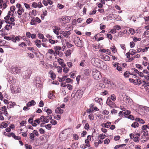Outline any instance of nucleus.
<instances>
[{
    "label": "nucleus",
    "mask_w": 149,
    "mask_h": 149,
    "mask_svg": "<svg viewBox=\"0 0 149 149\" xmlns=\"http://www.w3.org/2000/svg\"><path fill=\"white\" fill-rule=\"evenodd\" d=\"M93 76L95 80H99L102 77L101 72L95 69H93L92 72Z\"/></svg>",
    "instance_id": "obj_1"
},
{
    "label": "nucleus",
    "mask_w": 149,
    "mask_h": 149,
    "mask_svg": "<svg viewBox=\"0 0 149 149\" xmlns=\"http://www.w3.org/2000/svg\"><path fill=\"white\" fill-rule=\"evenodd\" d=\"M11 73L14 74H19L21 70V68L17 66H12L10 68Z\"/></svg>",
    "instance_id": "obj_2"
},
{
    "label": "nucleus",
    "mask_w": 149,
    "mask_h": 149,
    "mask_svg": "<svg viewBox=\"0 0 149 149\" xmlns=\"http://www.w3.org/2000/svg\"><path fill=\"white\" fill-rule=\"evenodd\" d=\"M74 42L76 46L80 47H81L83 46V43L82 40H80L78 37H75L74 38Z\"/></svg>",
    "instance_id": "obj_3"
},
{
    "label": "nucleus",
    "mask_w": 149,
    "mask_h": 149,
    "mask_svg": "<svg viewBox=\"0 0 149 149\" xmlns=\"http://www.w3.org/2000/svg\"><path fill=\"white\" fill-rule=\"evenodd\" d=\"M91 63L94 66H100L101 63L102 62L99 59L97 58H93L91 61Z\"/></svg>",
    "instance_id": "obj_4"
},
{
    "label": "nucleus",
    "mask_w": 149,
    "mask_h": 149,
    "mask_svg": "<svg viewBox=\"0 0 149 149\" xmlns=\"http://www.w3.org/2000/svg\"><path fill=\"white\" fill-rule=\"evenodd\" d=\"M32 71L31 69H28L23 72V78L24 79H28L30 78L32 74Z\"/></svg>",
    "instance_id": "obj_5"
},
{
    "label": "nucleus",
    "mask_w": 149,
    "mask_h": 149,
    "mask_svg": "<svg viewBox=\"0 0 149 149\" xmlns=\"http://www.w3.org/2000/svg\"><path fill=\"white\" fill-rule=\"evenodd\" d=\"M83 94V91L81 90H78L75 94L73 93H72L71 96L73 95V97H74V96L76 95L77 98L80 99L82 97Z\"/></svg>",
    "instance_id": "obj_6"
},
{
    "label": "nucleus",
    "mask_w": 149,
    "mask_h": 149,
    "mask_svg": "<svg viewBox=\"0 0 149 149\" xmlns=\"http://www.w3.org/2000/svg\"><path fill=\"white\" fill-rule=\"evenodd\" d=\"M70 31H64L62 32L61 34L65 37L69 39L70 38V35L71 34Z\"/></svg>",
    "instance_id": "obj_7"
},
{
    "label": "nucleus",
    "mask_w": 149,
    "mask_h": 149,
    "mask_svg": "<svg viewBox=\"0 0 149 149\" xmlns=\"http://www.w3.org/2000/svg\"><path fill=\"white\" fill-rule=\"evenodd\" d=\"M41 82L40 78L37 77L35 79L34 83L36 84V86L37 88H40L41 87Z\"/></svg>",
    "instance_id": "obj_8"
},
{
    "label": "nucleus",
    "mask_w": 149,
    "mask_h": 149,
    "mask_svg": "<svg viewBox=\"0 0 149 149\" xmlns=\"http://www.w3.org/2000/svg\"><path fill=\"white\" fill-rule=\"evenodd\" d=\"M130 75H133L134 78H136V75L133 73H131L128 71H126L124 74V76L126 78L129 77Z\"/></svg>",
    "instance_id": "obj_9"
},
{
    "label": "nucleus",
    "mask_w": 149,
    "mask_h": 149,
    "mask_svg": "<svg viewBox=\"0 0 149 149\" xmlns=\"http://www.w3.org/2000/svg\"><path fill=\"white\" fill-rule=\"evenodd\" d=\"M40 121L41 122H42L44 123H48L47 119L45 116H42L39 118Z\"/></svg>",
    "instance_id": "obj_10"
},
{
    "label": "nucleus",
    "mask_w": 149,
    "mask_h": 149,
    "mask_svg": "<svg viewBox=\"0 0 149 149\" xmlns=\"http://www.w3.org/2000/svg\"><path fill=\"white\" fill-rule=\"evenodd\" d=\"M141 86L145 88L146 87L149 86V82L145 80L141 81Z\"/></svg>",
    "instance_id": "obj_11"
},
{
    "label": "nucleus",
    "mask_w": 149,
    "mask_h": 149,
    "mask_svg": "<svg viewBox=\"0 0 149 149\" xmlns=\"http://www.w3.org/2000/svg\"><path fill=\"white\" fill-rule=\"evenodd\" d=\"M106 103L111 108H113L114 105V103L110 99H108Z\"/></svg>",
    "instance_id": "obj_12"
},
{
    "label": "nucleus",
    "mask_w": 149,
    "mask_h": 149,
    "mask_svg": "<svg viewBox=\"0 0 149 149\" xmlns=\"http://www.w3.org/2000/svg\"><path fill=\"white\" fill-rule=\"evenodd\" d=\"M24 10L22 8H21L20 9H18L17 13L18 14V18H20L21 17V15H22V13L24 12Z\"/></svg>",
    "instance_id": "obj_13"
},
{
    "label": "nucleus",
    "mask_w": 149,
    "mask_h": 149,
    "mask_svg": "<svg viewBox=\"0 0 149 149\" xmlns=\"http://www.w3.org/2000/svg\"><path fill=\"white\" fill-rule=\"evenodd\" d=\"M63 110L59 107H58L55 110V112L57 113L62 114L63 113Z\"/></svg>",
    "instance_id": "obj_14"
},
{
    "label": "nucleus",
    "mask_w": 149,
    "mask_h": 149,
    "mask_svg": "<svg viewBox=\"0 0 149 149\" xmlns=\"http://www.w3.org/2000/svg\"><path fill=\"white\" fill-rule=\"evenodd\" d=\"M49 74L50 75V77L52 79L54 80L56 77V75L54 73L52 70H50L49 72Z\"/></svg>",
    "instance_id": "obj_15"
},
{
    "label": "nucleus",
    "mask_w": 149,
    "mask_h": 149,
    "mask_svg": "<svg viewBox=\"0 0 149 149\" xmlns=\"http://www.w3.org/2000/svg\"><path fill=\"white\" fill-rule=\"evenodd\" d=\"M15 102H9L8 103V104L7 106L8 108H10L12 107H13L15 106Z\"/></svg>",
    "instance_id": "obj_16"
},
{
    "label": "nucleus",
    "mask_w": 149,
    "mask_h": 149,
    "mask_svg": "<svg viewBox=\"0 0 149 149\" xmlns=\"http://www.w3.org/2000/svg\"><path fill=\"white\" fill-rule=\"evenodd\" d=\"M35 42L36 46L38 48H40L41 47V40H35Z\"/></svg>",
    "instance_id": "obj_17"
},
{
    "label": "nucleus",
    "mask_w": 149,
    "mask_h": 149,
    "mask_svg": "<svg viewBox=\"0 0 149 149\" xmlns=\"http://www.w3.org/2000/svg\"><path fill=\"white\" fill-rule=\"evenodd\" d=\"M36 104V102L34 100H32L31 101L29 102L26 104V106L28 107H31L32 106L35 105Z\"/></svg>",
    "instance_id": "obj_18"
},
{
    "label": "nucleus",
    "mask_w": 149,
    "mask_h": 149,
    "mask_svg": "<svg viewBox=\"0 0 149 149\" xmlns=\"http://www.w3.org/2000/svg\"><path fill=\"white\" fill-rule=\"evenodd\" d=\"M40 121L39 119H37L34 120L33 121V123L32 124V125L33 127H36L37 124H39Z\"/></svg>",
    "instance_id": "obj_19"
},
{
    "label": "nucleus",
    "mask_w": 149,
    "mask_h": 149,
    "mask_svg": "<svg viewBox=\"0 0 149 149\" xmlns=\"http://www.w3.org/2000/svg\"><path fill=\"white\" fill-rule=\"evenodd\" d=\"M58 22H66V18L64 16H63L59 18L58 19Z\"/></svg>",
    "instance_id": "obj_20"
},
{
    "label": "nucleus",
    "mask_w": 149,
    "mask_h": 149,
    "mask_svg": "<svg viewBox=\"0 0 149 149\" xmlns=\"http://www.w3.org/2000/svg\"><path fill=\"white\" fill-rule=\"evenodd\" d=\"M142 36L143 38L146 37H149V31L148 30L146 31L143 34Z\"/></svg>",
    "instance_id": "obj_21"
},
{
    "label": "nucleus",
    "mask_w": 149,
    "mask_h": 149,
    "mask_svg": "<svg viewBox=\"0 0 149 149\" xmlns=\"http://www.w3.org/2000/svg\"><path fill=\"white\" fill-rule=\"evenodd\" d=\"M139 79H138L134 80L133 82L134 85L139 86L141 84V81L140 80H139Z\"/></svg>",
    "instance_id": "obj_22"
},
{
    "label": "nucleus",
    "mask_w": 149,
    "mask_h": 149,
    "mask_svg": "<svg viewBox=\"0 0 149 149\" xmlns=\"http://www.w3.org/2000/svg\"><path fill=\"white\" fill-rule=\"evenodd\" d=\"M35 136L34 134L33 133H31L29 135V138L31 139V141L33 142L34 141V138Z\"/></svg>",
    "instance_id": "obj_23"
},
{
    "label": "nucleus",
    "mask_w": 149,
    "mask_h": 149,
    "mask_svg": "<svg viewBox=\"0 0 149 149\" xmlns=\"http://www.w3.org/2000/svg\"><path fill=\"white\" fill-rule=\"evenodd\" d=\"M102 58L105 61H109L110 60V57L107 55H104L102 56Z\"/></svg>",
    "instance_id": "obj_24"
},
{
    "label": "nucleus",
    "mask_w": 149,
    "mask_h": 149,
    "mask_svg": "<svg viewBox=\"0 0 149 149\" xmlns=\"http://www.w3.org/2000/svg\"><path fill=\"white\" fill-rule=\"evenodd\" d=\"M131 70L132 71V73H134L135 74H136V73L138 74L139 72V71L137 69L134 68H132L131 69Z\"/></svg>",
    "instance_id": "obj_25"
},
{
    "label": "nucleus",
    "mask_w": 149,
    "mask_h": 149,
    "mask_svg": "<svg viewBox=\"0 0 149 149\" xmlns=\"http://www.w3.org/2000/svg\"><path fill=\"white\" fill-rule=\"evenodd\" d=\"M149 139L148 137H145L142 136L141 138V141L143 143L148 141Z\"/></svg>",
    "instance_id": "obj_26"
},
{
    "label": "nucleus",
    "mask_w": 149,
    "mask_h": 149,
    "mask_svg": "<svg viewBox=\"0 0 149 149\" xmlns=\"http://www.w3.org/2000/svg\"><path fill=\"white\" fill-rule=\"evenodd\" d=\"M136 121L139 122L140 123L144 124L145 123V121L143 119L140 118H136L135 119Z\"/></svg>",
    "instance_id": "obj_27"
},
{
    "label": "nucleus",
    "mask_w": 149,
    "mask_h": 149,
    "mask_svg": "<svg viewBox=\"0 0 149 149\" xmlns=\"http://www.w3.org/2000/svg\"><path fill=\"white\" fill-rule=\"evenodd\" d=\"M139 126V124L138 122H134L131 125V126L132 127H133L134 128H136L137 127H138Z\"/></svg>",
    "instance_id": "obj_28"
},
{
    "label": "nucleus",
    "mask_w": 149,
    "mask_h": 149,
    "mask_svg": "<svg viewBox=\"0 0 149 149\" xmlns=\"http://www.w3.org/2000/svg\"><path fill=\"white\" fill-rule=\"evenodd\" d=\"M112 17L110 15L107 16L105 17H104L103 18V19L104 20H106L107 21L109 20L110 19H112Z\"/></svg>",
    "instance_id": "obj_29"
},
{
    "label": "nucleus",
    "mask_w": 149,
    "mask_h": 149,
    "mask_svg": "<svg viewBox=\"0 0 149 149\" xmlns=\"http://www.w3.org/2000/svg\"><path fill=\"white\" fill-rule=\"evenodd\" d=\"M73 139L75 140H78L79 138V136L75 134H73Z\"/></svg>",
    "instance_id": "obj_30"
},
{
    "label": "nucleus",
    "mask_w": 149,
    "mask_h": 149,
    "mask_svg": "<svg viewBox=\"0 0 149 149\" xmlns=\"http://www.w3.org/2000/svg\"><path fill=\"white\" fill-rule=\"evenodd\" d=\"M71 50L70 49L67 50L65 52V54L66 56H68L70 55L71 54Z\"/></svg>",
    "instance_id": "obj_31"
},
{
    "label": "nucleus",
    "mask_w": 149,
    "mask_h": 149,
    "mask_svg": "<svg viewBox=\"0 0 149 149\" xmlns=\"http://www.w3.org/2000/svg\"><path fill=\"white\" fill-rule=\"evenodd\" d=\"M124 113V116L125 118L127 117V116L131 113V111H129L127 110L125 112H123Z\"/></svg>",
    "instance_id": "obj_32"
},
{
    "label": "nucleus",
    "mask_w": 149,
    "mask_h": 149,
    "mask_svg": "<svg viewBox=\"0 0 149 149\" xmlns=\"http://www.w3.org/2000/svg\"><path fill=\"white\" fill-rule=\"evenodd\" d=\"M9 81H10L12 84H14L16 82V80L15 79H14L13 77H11L10 78Z\"/></svg>",
    "instance_id": "obj_33"
},
{
    "label": "nucleus",
    "mask_w": 149,
    "mask_h": 149,
    "mask_svg": "<svg viewBox=\"0 0 149 149\" xmlns=\"http://www.w3.org/2000/svg\"><path fill=\"white\" fill-rule=\"evenodd\" d=\"M12 134L13 137L15 139L17 140H20L21 139V137L19 136H16L14 133Z\"/></svg>",
    "instance_id": "obj_34"
},
{
    "label": "nucleus",
    "mask_w": 149,
    "mask_h": 149,
    "mask_svg": "<svg viewBox=\"0 0 149 149\" xmlns=\"http://www.w3.org/2000/svg\"><path fill=\"white\" fill-rule=\"evenodd\" d=\"M12 26L9 25H6L5 27L4 28L5 29L8 31L12 29Z\"/></svg>",
    "instance_id": "obj_35"
},
{
    "label": "nucleus",
    "mask_w": 149,
    "mask_h": 149,
    "mask_svg": "<svg viewBox=\"0 0 149 149\" xmlns=\"http://www.w3.org/2000/svg\"><path fill=\"white\" fill-rule=\"evenodd\" d=\"M82 19L81 18H79L77 20H76V19H74L73 22H77L79 23H81L82 22Z\"/></svg>",
    "instance_id": "obj_36"
},
{
    "label": "nucleus",
    "mask_w": 149,
    "mask_h": 149,
    "mask_svg": "<svg viewBox=\"0 0 149 149\" xmlns=\"http://www.w3.org/2000/svg\"><path fill=\"white\" fill-rule=\"evenodd\" d=\"M116 96L114 94H112L110 97V98L113 101H115L116 100Z\"/></svg>",
    "instance_id": "obj_37"
},
{
    "label": "nucleus",
    "mask_w": 149,
    "mask_h": 149,
    "mask_svg": "<svg viewBox=\"0 0 149 149\" xmlns=\"http://www.w3.org/2000/svg\"><path fill=\"white\" fill-rule=\"evenodd\" d=\"M78 145V143L77 142L73 143L72 144L71 147L72 148H77Z\"/></svg>",
    "instance_id": "obj_38"
},
{
    "label": "nucleus",
    "mask_w": 149,
    "mask_h": 149,
    "mask_svg": "<svg viewBox=\"0 0 149 149\" xmlns=\"http://www.w3.org/2000/svg\"><path fill=\"white\" fill-rule=\"evenodd\" d=\"M30 24L31 25H36L37 24L36 23V22L34 18L32 19L30 22Z\"/></svg>",
    "instance_id": "obj_39"
},
{
    "label": "nucleus",
    "mask_w": 149,
    "mask_h": 149,
    "mask_svg": "<svg viewBox=\"0 0 149 149\" xmlns=\"http://www.w3.org/2000/svg\"><path fill=\"white\" fill-rule=\"evenodd\" d=\"M130 53L131 55L132 56L136 53V50L133 49H130Z\"/></svg>",
    "instance_id": "obj_40"
},
{
    "label": "nucleus",
    "mask_w": 149,
    "mask_h": 149,
    "mask_svg": "<svg viewBox=\"0 0 149 149\" xmlns=\"http://www.w3.org/2000/svg\"><path fill=\"white\" fill-rule=\"evenodd\" d=\"M93 19L92 18H89L86 21V23L88 24L91 23L93 21Z\"/></svg>",
    "instance_id": "obj_41"
},
{
    "label": "nucleus",
    "mask_w": 149,
    "mask_h": 149,
    "mask_svg": "<svg viewBox=\"0 0 149 149\" xmlns=\"http://www.w3.org/2000/svg\"><path fill=\"white\" fill-rule=\"evenodd\" d=\"M149 123L147 125H144L142 127V130H145L147 128L149 129Z\"/></svg>",
    "instance_id": "obj_42"
},
{
    "label": "nucleus",
    "mask_w": 149,
    "mask_h": 149,
    "mask_svg": "<svg viewBox=\"0 0 149 149\" xmlns=\"http://www.w3.org/2000/svg\"><path fill=\"white\" fill-rule=\"evenodd\" d=\"M125 146L126 144H125L121 145H117L114 147V149H118L119 148H120V146Z\"/></svg>",
    "instance_id": "obj_43"
},
{
    "label": "nucleus",
    "mask_w": 149,
    "mask_h": 149,
    "mask_svg": "<svg viewBox=\"0 0 149 149\" xmlns=\"http://www.w3.org/2000/svg\"><path fill=\"white\" fill-rule=\"evenodd\" d=\"M98 137L100 139H103L106 137V135L103 134H102L99 135Z\"/></svg>",
    "instance_id": "obj_44"
},
{
    "label": "nucleus",
    "mask_w": 149,
    "mask_h": 149,
    "mask_svg": "<svg viewBox=\"0 0 149 149\" xmlns=\"http://www.w3.org/2000/svg\"><path fill=\"white\" fill-rule=\"evenodd\" d=\"M124 115V113L123 111H120L118 113V116L119 117H120L121 118H122L123 117Z\"/></svg>",
    "instance_id": "obj_45"
},
{
    "label": "nucleus",
    "mask_w": 149,
    "mask_h": 149,
    "mask_svg": "<svg viewBox=\"0 0 149 149\" xmlns=\"http://www.w3.org/2000/svg\"><path fill=\"white\" fill-rule=\"evenodd\" d=\"M58 62L61 65L64 62V60L60 58H58L57 60Z\"/></svg>",
    "instance_id": "obj_46"
},
{
    "label": "nucleus",
    "mask_w": 149,
    "mask_h": 149,
    "mask_svg": "<svg viewBox=\"0 0 149 149\" xmlns=\"http://www.w3.org/2000/svg\"><path fill=\"white\" fill-rule=\"evenodd\" d=\"M59 51L60 50H55V52L59 56L61 57L62 55V53H60Z\"/></svg>",
    "instance_id": "obj_47"
},
{
    "label": "nucleus",
    "mask_w": 149,
    "mask_h": 149,
    "mask_svg": "<svg viewBox=\"0 0 149 149\" xmlns=\"http://www.w3.org/2000/svg\"><path fill=\"white\" fill-rule=\"evenodd\" d=\"M110 49L111 50L112 52H113L114 53H115L117 51L116 49L114 46L111 47Z\"/></svg>",
    "instance_id": "obj_48"
},
{
    "label": "nucleus",
    "mask_w": 149,
    "mask_h": 149,
    "mask_svg": "<svg viewBox=\"0 0 149 149\" xmlns=\"http://www.w3.org/2000/svg\"><path fill=\"white\" fill-rule=\"evenodd\" d=\"M48 97L50 99H52L54 97L53 94L52 93L49 92L48 94Z\"/></svg>",
    "instance_id": "obj_49"
},
{
    "label": "nucleus",
    "mask_w": 149,
    "mask_h": 149,
    "mask_svg": "<svg viewBox=\"0 0 149 149\" xmlns=\"http://www.w3.org/2000/svg\"><path fill=\"white\" fill-rule=\"evenodd\" d=\"M111 123L110 122H108L105 123V125L104 127L108 128L110 126Z\"/></svg>",
    "instance_id": "obj_50"
},
{
    "label": "nucleus",
    "mask_w": 149,
    "mask_h": 149,
    "mask_svg": "<svg viewBox=\"0 0 149 149\" xmlns=\"http://www.w3.org/2000/svg\"><path fill=\"white\" fill-rule=\"evenodd\" d=\"M126 118H127L128 119H130L132 120H134V116L131 115H129L128 116H127V117H126Z\"/></svg>",
    "instance_id": "obj_51"
},
{
    "label": "nucleus",
    "mask_w": 149,
    "mask_h": 149,
    "mask_svg": "<svg viewBox=\"0 0 149 149\" xmlns=\"http://www.w3.org/2000/svg\"><path fill=\"white\" fill-rule=\"evenodd\" d=\"M20 89L19 88H17L16 89H15V91L13 92L14 93H17L20 92Z\"/></svg>",
    "instance_id": "obj_52"
},
{
    "label": "nucleus",
    "mask_w": 149,
    "mask_h": 149,
    "mask_svg": "<svg viewBox=\"0 0 149 149\" xmlns=\"http://www.w3.org/2000/svg\"><path fill=\"white\" fill-rule=\"evenodd\" d=\"M1 126H2L3 127L6 128L8 126V125L6 123L2 122L1 123Z\"/></svg>",
    "instance_id": "obj_53"
},
{
    "label": "nucleus",
    "mask_w": 149,
    "mask_h": 149,
    "mask_svg": "<svg viewBox=\"0 0 149 149\" xmlns=\"http://www.w3.org/2000/svg\"><path fill=\"white\" fill-rule=\"evenodd\" d=\"M15 9V7L14 6H13L10 7V10L11 12L13 13Z\"/></svg>",
    "instance_id": "obj_54"
},
{
    "label": "nucleus",
    "mask_w": 149,
    "mask_h": 149,
    "mask_svg": "<svg viewBox=\"0 0 149 149\" xmlns=\"http://www.w3.org/2000/svg\"><path fill=\"white\" fill-rule=\"evenodd\" d=\"M113 28L115 29H116V30H120L121 29L120 26L118 25L114 26L113 27Z\"/></svg>",
    "instance_id": "obj_55"
},
{
    "label": "nucleus",
    "mask_w": 149,
    "mask_h": 149,
    "mask_svg": "<svg viewBox=\"0 0 149 149\" xmlns=\"http://www.w3.org/2000/svg\"><path fill=\"white\" fill-rule=\"evenodd\" d=\"M70 90H72V85L70 84H68L66 86Z\"/></svg>",
    "instance_id": "obj_56"
},
{
    "label": "nucleus",
    "mask_w": 149,
    "mask_h": 149,
    "mask_svg": "<svg viewBox=\"0 0 149 149\" xmlns=\"http://www.w3.org/2000/svg\"><path fill=\"white\" fill-rule=\"evenodd\" d=\"M69 70V69L67 67L64 68L63 69V71L64 72L67 73Z\"/></svg>",
    "instance_id": "obj_57"
},
{
    "label": "nucleus",
    "mask_w": 149,
    "mask_h": 149,
    "mask_svg": "<svg viewBox=\"0 0 149 149\" xmlns=\"http://www.w3.org/2000/svg\"><path fill=\"white\" fill-rule=\"evenodd\" d=\"M140 140L139 137L137 136H135L134 139V142H138Z\"/></svg>",
    "instance_id": "obj_58"
},
{
    "label": "nucleus",
    "mask_w": 149,
    "mask_h": 149,
    "mask_svg": "<svg viewBox=\"0 0 149 149\" xmlns=\"http://www.w3.org/2000/svg\"><path fill=\"white\" fill-rule=\"evenodd\" d=\"M84 74L86 75H88L90 74V72L88 69H86L84 70Z\"/></svg>",
    "instance_id": "obj_59"
},
{
    "label": "nucleus",
    "mask_w": 149,
    "mask_h": 149,
    "mask_svg": "<svg viewBox=\"0 0 149 149\" xmlns=\"http://www.w3.org/2000/svg\"><path fill=\"white\" fill-rule=\"evenodd\" d=\"M67 64L69 68H71L72 66V63L71 62H68L67 63Z\"/></svg>",
    "instance_id": "obj_60"
},
{
    "label": "nucleus",
    "mask_w": 149,
    "mask_h": 149,
    "mask_svg": "<svg viewBox=\"0 0 149 149\" xmlns=\"http://www.w3.org/2000/svg\"><path fill=\"white\" fill-rule=\"evenodd\" d=\"M45 128L48 130H50L52 127V125L51 124H48L47 125H45Z\"/></svg>",
    "instance_id": "obj_61"
},
{
    "label": "nucleus",
    "mask_w": 149,
    "mask_h": 149,
    "mask_svg": "<svg viewBox=\"0 0 149 149\" xmlns=\"http://www.w3.org/2000/svg\"><path fill=\"white\" fill-rule=\"evenodd\" d=\"M38 36L39 38L40 39H42L44 37V35L42 33H38Z\"/></svg>",
    "instance_id": "obj_62"
},
{
    "label": "nucleus",
    "mask_w": 149,
    "mask_h": 149,
    "mask_svg": "<svg viewBox=\"0 0 149 149\" xmlns=\"http://www.w3.org/2000/svg\"><path fill=\"white\" fill-rule=\"evenodd\" d=\"M136 67L139 69L142 70L143 69V67L142 65L139 64H136Z\"/></svg>",
    "instance_id": "obj_63"
},
{
    "label": "nucleus",
    "mask_w": 149,
    "mask_h": 149,
    "mask_svg": "<svg viewBox=\"0 0 149 149\" xmlns=\"http://www.w3.org/2000/svg\"><path fill=\"white\" fill-rule=\"evenodd\" d=\"M25 146L26 149H32V147L30 145L28 144H26Z\"/></svg>",
    "instance_id": "obj_64"
}]
</instances>
